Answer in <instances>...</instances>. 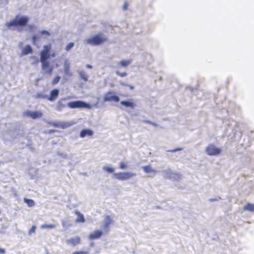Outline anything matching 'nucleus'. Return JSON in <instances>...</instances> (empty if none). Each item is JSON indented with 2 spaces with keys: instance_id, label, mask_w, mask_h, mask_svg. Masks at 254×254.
Instances as JSON below:
<instances>
[{
  "instance_id": "obj_4",
  "label": "nucleus",
  "mask_w": 254,
  "mask_h": 254,
  "mask_svg": "<svg viewBox=\"0 0 254 254\" xmlns=\"http://www.w3.org/2000/svg\"><path fill=\"white\" fill-rule=\"evenodd\" d=\"M206 153L209 156H217L219 155L221 152V149L217 147L213 144H209L206 147Z\"/></svg>"
},
{
  "instance_id": "obj_18",
  "label": "nucleus",
  "mask_w": 254,
  "mask_h": 254,
  "mask_svg": "<svg viewBox=\"0 0 254 254\" xmlns=\"http://www.w3.org/2000/svg\"><path fill=\"white\" fill-rule=\"evenodd\" d=\"M131 60H122L119 62L118 65L120 67H127L128 66L129 64H130L131 63Z\"/></svg>"
},
{
  "instance_id": "obj_29",
  "label": "nucleus",
  "mask_w": 254,
  "mask_h": 254,
  "mask_svg": "<svg viewBox=\"0 0 254 254\" xmlns=\"http://www.w3.org/2000/svg\"><path fill=\"white\" fill-rule=\"evenodd\" d=\"M71 254H89V252L87 251H76L72 253Z\"/></svg>"
},
{
  "instance_id": "obj_31",
  "label": "nucleus",
  "mask_w": 254,
  "mask_h": 254,
  "mask_svg": "<svg viewBox=\"0 0 254 254\" xmlns=\"http://www.w3.org/2000/svg\"><path fill=\"white\" fill-rule=\"evenodd\" d=\"M116 73L121 77H124L127 75V73L126 72H121L119 71H116Z\"/></svg>"
},
{
  "instance_id": "obj_21",
  "label": "nucleus",
  "mask_w": 254,
  "mask_h": 254,
  "mask_svg": "<svg viewBox=\"0 0 254 254\" xmlns=\"http://www.w3.org/2000/svg\"><path fill=\"white\" fill-rule=\"evenodd\" d=\"M244 210L254 212V204L247 203L244 207Z\"/></svg>"
},
{
  "instance_id": "obj_39",
  "label": "nucleus",
  "mask_w": 254,
  "mask_h": 254,
  "mask_svg": "<svg viewBox=\"0 0 254 254\" xmlns=\"http://www.w3.org/2000/svg\"><path fill=\"white\" fill-rule=\"evenodd\" d=\"M66 124H66V123H65V124H64V125H62V126H61V127H62V128H64V127H68V126H69V125H66Z\"/></svg>"
},
{
  "instance_id": "obj_26",
  "label": "nucleus",
  "mask_w": 254,
  "mask_h": 254,
  "mask_svg": "<svg viewBox=\"0 0 254 254\" xmlns=\"http://www.w3.org/2000/svg\"><path fill=\"white\" fill-rule=\"evenodd\" d=\"M103 169L104 171H107L110 173H112L114 172V169L110 167L104 166Z\"/></svg>"
},
{
  "instance_id": "obj_34",
  "label": "nucleus",
  "mask_w": 254,
  "mask_h": 254,
  "mask_svg": "<svg viewBox=\"0 0 254 254\" xmlns=\"http://www.w3.org/2000/svg\"><path fill=\"white\" fill-rule=\"evenodd\" d=\"M47 96L46 95H43L42 94H41L40 93H39L37 94V95L36 96V97L37 98H45Z\"/></svg>"
},
{
  "instance_id": "obj_33",
  "label": "nucleus",
  "mask_w": 254,
  "mask_h": 254,
  "mask_svg": "<svg viewBox=\"0 0 254 254\" xmlns=\"http://www.w3.org/2000/svg\"><path fill=\"white\" fill-rule=\"evenodd\" d=\"M121 85L124 86H128L129 88L131 90H132L134 89V87L132 85H127L125 82H122L121 83Z\"/></svg>"
},
{
  "instance_id": "obj_1",
  "label": "nucleus",
  "mask_w": 254,
  "mask_h": 254,
  "mask_svg": "<svg viewBox=\"0 0 254 254\" xmlns=\"http://www.w3.org/2000/svg\"><path fill=\"white\" fill-rule=\"evenodd\" d=\"M107 40V38L102 34L99 33L95 36L90 37L84 41L86 44L92 46H98L103 44Z\"/></svg>"
},
{
  "instance_id": "obj_35",
  "label": "nucleus",
  "mask_w": 254,
  "mask_h": 254,
  "mask_svg": "<svg viewBox=\"0 0 254 254\" xmlns=\"http://www.w3.org/2000/svg\"><path fill=\"white\" fill-rule=\"evenodd\" d=\"M41 34L42 35H46L47 36H49L50 35V33H49V32H48V31H46V30H42L41 32Z\"/></svg>"
},
{
  "instance_id": "obj_12",
  "label": "nucleus",
  "mask_w": 254,
  "mask_h": 254,
  "mask_svg": "<svg viewBox=\"0 0 254 254\" xmlns=\"http://www.w3.org/2000/svg\"><path fill=\"white\" fill-rule=\"evenodd\" d=\"M59 93V90L54 89L50 92V96L47 97V99L50 101H54L58 98Z\"/></svg>"
},
{
  "instance_id": "obj_6",
  "label": "nucleus",
  "mask_w": 254,
  "mask_h": 254,
  "mask_svg": "<svg viewBox=\"0 0 254 254\" xmlns=\"http://www.w3.org/2000/svg\"><path fill=\"white\" fill-rule=\"evenodd\" d=\"M67 106L71 109L87 108L89 107V105L81 101H75L69 102L67 104Z\"/></svg>"
},
{
  "instance_id": "obj_8",
  "label": "nucleus",
  "mask_w": 254,
  "mask_h": 254,
  "mask_svg": "<svg viewBox=\"0 0 254 254\" xmlns=\"http://www.w3.org/2000/svg\"><path fill=\"white\" fill-rule=\"evenodd\" d=\"M23 116L30 117L32 119L40 118L43 116V113L40 111H32L27 110L23 113Z\"/></svg>"
},
{
  "instance_id": "obj_28",
  "label": "nucleus",
  "mask_w": 254,
  "mask_h": 254,
  "mask_svg": "<svg viewBox=\"0 0 254 254\" xmlns=\"http://www.w3.org/2000/svg\"><path fill=\"white\" fill-rule=\"evenodd\" d=\"M60 79H61V77L60 76H59V75L56 76L53 79V80L52 81V85H55V84H57L59 82Z\"/></svg>"
},
{
  "instance_id": "obj_7",
  "label": "nucleus",
  "mask_w": 254,
  "mask_h": 254,
  "mask_svg": "<svg viewBox=\"0 0 254 254\" xmlns=\"http://www.w3.org/2000/svg\"><path fill=\"white\" fill-rule=\"evenodd\" d=\"M120 101L119 97L117 96L113 91H108L104 95L103 98L104 102H118Z\"/></svg>"
},
{
  "instance_id": "obj_43",
  "label": "nucleus",
  "mask_w": 254,
  "mask_h": 254,
  "mask_svg": "<svg viewBox=\"0 0 254 254\" xmlns=\"http://www.w3.org/2000/svg\"><path fill=\"white\" fill-rule=\"evenodd\" d=\"M146 122H147V123H149V124H151V125H152L153 126H156V125L154 123H151L150 121H147Z\"/></svg>"
},
{
  "instance_id": "obj_20",
  "label": "nucleus",
  "mask_w": 254,
  "mask_h": 254,
  "mask_svg": "<svg viewBox=\"0 0 254 254\" xmlns=\"http://www.w3.org/2000/svg\"><path fill=\"white\" fill-rule=\"evenodd\" d=\"M142 169L146 173H154L155 174L157 172V171L155 169H153L151 168L150 165L145 166L142 167Z\"/></svg>"
},
{
  "instance_id": "obj_38",
  "label": "nucleus",
  "mask_w": 254,
  "mask_h": 254,
  "mask_svg": "<svg viewBox=\"0 0 254 254\" xmlns=\"http://www.w3.org/2000/svg\"><path fill=\"white\" fill-rule=\"evenodd\" d=\"M51 125L55 127H59V124L58 123H53L51 124Z\"/></svg>"
},
{
  "instance_id": "obj_15",
  "label": "nucleus",
  "mask_w": 254,
  "mask_h": 254,
  "mask_svg": "<svg viewBox=\"0 0 254 254\" xmlns=\"http://www.w3.org/2000/svg\"><path fill=\"white\" fill-rule=\"evenodd\" d=\"M66 100V98H62L57 103L56 108L57 110L59 111H62L65 107V104L63 103V101Z\"/></svg>"
},
{
  "instance_id": "obj_44",
  "label": "nucleus",
  "mask_w": 254,
  "mask_h": 254,
  "mask_svg": "<svg viewBox=\"0 0 254 254\" xmlns=\"http://www.w3.org/2000/svg\"><path fill=\"white\" fill-rule=\"evenodd\" d=\"M55 132V130H51L50 131V132L51 133V132Z\"/></svg>"
},
{
  "instance_id": "obj_16",
  "label": "nucleus",
  "mask_w": 254,
  "mask_h": 254,
  "mask_svg": "<svg viewBox=\"0 0 254 254\" xmlns=\"http://www.w3.org/2000/svg\"><path fill=\"white\" fill-rule=\"evenodd\" d=\"M75 214L77 216V218L75 220L77 223H84L85 221L84 215L78 211H75Z\"/></svg>"
},
{
  "instance_id": "obj_2",
  "label": "nucleus",
  "mask_w": 254,
  "mask_h": 254,
  "mask_svg": "<svg viewBox=\"0 0 254 254\" xmlns=\"http://www.w3.org/2000/svg\"><path fill=\"white\" fill-rule=\"evenodd\" d=\"M17 16L15 18L8 22L5 23V26L9 28L12 26H26L29 21V18L27 16H22L17 19Z\"/></svg>"
},
{
  "instance_id": "obj_9",
  "label": "nucleus",
  "mask_w": 254,
  "mask_h": 254,
  "mask_svg": "<svg viewBox=\"0 0 254 254\" xmlns=\"http://www.w3.org/2000/svg\"><path fill=\"white\" fill-rule=\"evenodd\" d=\"M52 49V46L50 44L44 45L43 49L40 53V59H48L50 58V52Z\"/></svg>"
},
{
  "instance_id": "obj_22",
  "label": "nucleus",
  "mask_w": 254,
  "mask_h": 254,
  "mask_svg": "<svg viewBox=\"0 0 254 254\" xmlns=\"http://www.w3.org/2000/svg\"><path fill=\"white\" fill-rule=\"evenodd\" d=\"M23 200L25 202L28 207H31L35 205V203L33 199L24 198Z\"/></svg>"
},
{
  "instance_id": "obj_19",
  "label": "nucleus",
  "mask_w": 254,
  "mask_h": 254,
  "mask_svg": "<svg viewBox=\"0 0 254 254\" xmlns=\"http://www.w3.org/2000/svg\"><path fill=\"white\" fill-rule=\"evenodd\" d=\"M33 52V50L30 45H26L22 51V55H26L29 54H31Z\"/></svg>"
},
{
  "instance_id": "obj_42",
  "label": "nucleus",
  "mask_w": 254,
  "mask_h": 254,
  "mask_svg": "<svg viewBox=\"0 0 254 254\" xmlns=\"http://www.w3.org/2000/svg\"><path fill=\"white\" fill-rule=\"evenodd\" d=\"M32 39H33V41L35 42L36 39V36H33V37H32Z\"/></svg>"
},
{
  "instance_id": "obj_5",
  "label": "nucleus",
  "mask_w": 254,
  "mask_h": 254,
  "mask_svg": "<svg viewBox=\"0 0 254 254\" xmlns=\"http://www.w3.org/2000/svg\"><path fill=\"white\" fill-rule=\"evenodd\" d=\"M114 176L115 178L118 180L125 181L135 176V174L129 172H119L114 173Z\"/></svg>"
},
{
  "instance_id": "obj_23",
  "label": "nucleus",
  "mask_w": 254,
  "mask_h": 254,
  "mask_svg": "<svg viewBox=\"0 0 254 254\" xmlns=\"http://www.w3.org/2000/svg\"><path fill=\"white\" fill-rule=\"evenodd\" d=\"M105 222L104 225V228H108L109 226L111 224L112 220L110 216H107L105 219Z\"/></svg>"
},
{
  "instance_id": "obj_27",
  "label": "nucleus",
  "mask_w": 254,
  "mask_h": 254,
  "mask_svg": "<svg viewBox=\"0 0 254 254\" xmlns=\"http://www.w3.org/2000/svg\"><path fill=\"white\" fill-rule=\"evenodd\" d=\"M127 168V163L121 162L119 164V168L122 170L126 169Z\"/></svg>"
},
{
  "instance_id": "obj_36",
  "label": "nucleus",
  "mask_w": 254,
  "mask_h": 254,
  "mask_svg": "<svg viewBox=\"0 0 254 254\" xmlns=\"http://www.w3.org/2000/svg\"><path fill=\"white\" fill-rule=\"evenodd\" d=\"M128 6V4L127 2H125L123 5V8L124 10H126L127 9Z\"/></svg>"
},
{
  "instance_id": "obj_11",
  "label": "nucleus",
  "mask_w": 254,
  "mask_h": 254,
  "mask_svg": "<svg viewBox=\"0 0 254 254\" xmlns=\"http://www.w3.org/2000/svg\"><path fill=\"white\" fill-rule=\"evenodd\" d=\"M70 64L67 60H65L64 63V71L65 75L68 76H72V72L70 70Z\"/></svg>"
},
{
  "instance_id": "obj_40",
  "label": "nucleus",
  "mask_w": 254,
  "mask_h": 254,
  "mask_svg": "<svg viewBox=\"0 0 254 254\" xmlns=\"http://www.w3.org/2000/svg\"><path fill=\"white\" fill-rule=\"evenodd\" d=\"M182 150L181 148H176V149H175L174 150H172L171 151H170L171 152H175V151H179V150Z\"/></svg>"
},
{
  "instance_id": "obj_30",
  "label": "nucleus",
  "mask_w": 254,
  "mask_h": 254,
  "mask_svg": "<svg viewBox=\"0 0 254 254\" xmlns=\"http://www.w3.org/2000/svg\"><path fill=\"white\" fill-rule=\"evenodd\" d=\"M74 43L72 42H70L68 43L65 48V50L66 51L68 52L73 47Z\"/></svg>"
},
{
  "instance_id": "obj_13",
  "label": "nucleus",
  "mask_w": 254,
  "mask_h": 254,
  "mask_svg": "<svg viewBox=\"0 0 254 254\" xmlns=\"http://www.w3.org/2000/svg\"><path fill=\"white\" fill-rule=\"evenodd\" d=\"M103 234L102 231L97 230L94 231L93 233L89 235L90 240H95L100 238Z\"/></svg>"
},
{
  "instance_id": "obj_25",
  "label": "nucleus",
  "mask_w": 254,
  "mask_h": 254,
  "mask_svg": "<svg viewBox=\"0 0 254 254\" xmlns=\"http://www.w3.org/2000/svg\"><path fill=\"white\" fill-rule=\"evenodd\" d=\"M56 226L54 224H44L41 226V228L43 229H53Z\"/></svg>"
},
{
  "instance_id": "obj_45",
  "label": "nucleus",
  "mask_w": 254,
  "mask_h": 254,
  "mask_svg": "<svg viewBox=\"0 0 254 254\" xmlns=\"http://www.w3.org/2000/svg\"><path fill=\"white\" fill-rule=\"evenodd\" d=\"M29 27L30 28H32L33 27V26L32 25H29Z\"/></svg>"
},
{
  "instance_id": "obj_37",
  "label": "nucleus",
  "mask_w": 254,
  "mask_h": 254,
  "mask_svg": "<svg viewBox=\"0 0 254 254\" xmlns=\"http://www.w3.org/2000/svg\"><path fill=\"white\" fill-rule=\"evenodd\" d=\"M5 251L4 249L0 248V254H4Z\"/></svg>"
},
{
  "instance_id": "obj_32",
  "label": "nucleus",
  "mask_w": 254,
  "mask_h": 254,
  "mask_svg": "<svg viewBox=\"0 0 254 254\" xmlns=\"http://www.w3.org/2000/svg\"><path fill=\"white\" fill-rule=\"evenodd\" d=\"M36 227L35 225L32 226L31 229L28 231V234L29 235H31L33 233H34L36 231Z\"/></svg>"
},
{
  "instance_id": "obj_10",
  "label": "nucleus",
  "mask_w": 254,
  "mask_h": 254,
  "mask_svg": "<svg viewBox=\"0 0 254 254\" xmlns=\"http://www.w3.org/2000/svg\"><path fill=\"white\" fill-rule=\"evenodd\" d=\"M66 242L67 244L75 247L81 243V238L79 236H76L66 240Z\"/></svg>"
},
{
  "instance_id": "obj_3",
  "label": "nucleus",
  "mask_w": 254,
  "mask_h": 254,
  "mask_svg": "<svg viewBox=\"0 0 254 254\" xmlns=\"http://www.w3.org/2000/svg\"><path fill=\"white\" fill-rule=\"evenodd\" d=\"M40 60L41 63V68L44 71L45 73L52 75L54 67L50 65L48 59H40Z\"/></svg>"
},
{
  "instance_id": "obj_14",
  "label": "nucleus",
  "mask_w": 254,
  "mask_h": 254,
  "mask_svg": "<svg viewBox=\"0 0 254 254\" xmlns=\"http://www.w3.org/2000/svg\"><path fill=\"white\" fill-rule=\"evenodd\" d=\"M94 134V132L92 130L90 129H82L79 134V136L81 138H84L85 136H92Z\"/></svg>"
},
{
  "instance_id": "obj_41",
  "label": "nucleus",
  "mask_w": 254,
  "mask_h": 254,
  "mask_svg": "<svg viewBox=\"0 0 254 254\" xmlns=\"http://www.w3.org/2000/svg\"><path fill=\"white\" fill-rule=\"evenodd\" d=\"M86 67L88 68H92V66L90 64H88L86 65Z\"/></svg>"
},
{
  "instance_id": "obj_17",
  "label": "nucleus",
  "mask_w": 254,
  "mask_h": 254,
  "mask_svg": "<svg viewBox=\"0 0 254 254\" xmlns=\"http://www.w3.org/2000/svg\"><path fill=\"white\" fill-rule=\"evenodd\" d=\"M121 104L127 107H130L131 108H134L136 106L134 103L129 101H122L121 102Z\"/></svg>"
},
{
  "instance_id": "obj_24",
  "label": "nucleus",
  "mask_w": 254,
  "mask_h": 254,
  "mask_svg": "<svg viewBox=\"0 0 254 254\" xmlns=\"http://www.w3.org/2000/svg\"><path fill=\"white\" fill-rule=\"evenodd\" d=\"M79 75L80 78L84 81H87L88 80V76L87 74L84 71H81L79 72Z\"/></svg>"
}]
</instances>
